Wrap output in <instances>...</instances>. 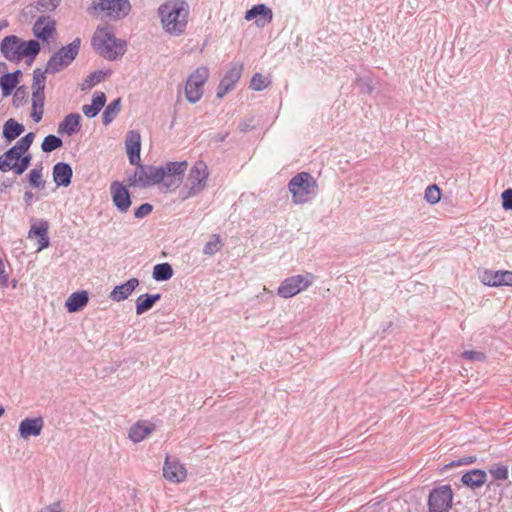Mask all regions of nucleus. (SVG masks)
I'll return each instance as SVG.
<instances>
[{"mask_svg": "<svg viewBox=\"0 0 512 512\" xmlns=\"http://www.w3.org/2000/svg\"><path fill=\"white\" fill-rule=\"evenodd\" d=\"M158 13L164 30L174 36L184 33L189 15V6L184 0H170L162 4Z\"/></svg>", "mask_w": 512, "mask_h": 512, "instance_id": "nucleus-1", "label": "nucleus"}, {"mask_svg": "<svg viewBox=\"0 0 512 512\" xmlns=\"http://www.w3.org/2000/svg\"><path fill=\"white\" fill-rule=\"evenodd\" d=\"M91 44L94 50L109 61H114L123 56L126 52V42L117 39L108 28H97Z\"/></svg>", "mask_w": 512, "mask_h": 512, "instance_id": "nucleus-2", "label": "nucleus"}, {"mask_svg": "<svg viewBox=\"0 0 512 512\" xmlns=\"http://www.w3.org/2000/svg\"><path fill=\"white\" fill-rule=\"evenodd\" d=\"M288 189L292 194L293 202L303 204L315 196L317 182L310 173L300 172L290 179Z\"/></svg>", "mask_w": 512, "mask_h": 512, "instance_id": "nucleus-3", "label": "nucleus"}, {"mask_svg": "<svg viewBox=\"0 0 512 512\" xmlns=\"http://www.w3.org/2000/svg\"><path fill=\"white\" fill-rule=\"evenodd\" d=\"M81 39L75 38L71 43L53 53L46 64V72L56 74L67 68L79 54Z\"/></svg>", "mask_w": 512, "mask_h": 512, "instance_id": "nucleus-4", "label": "nucleus"}, {"mask_svg": "<svg viewBox=\"0 0 512 512\" xmlns=\"http://www.w3.org/2000/svg\"><path fill=\"white\" fill-rule=\"evenodd\" d=\"M32 154H25L15 147H10L0 155V171H12L15 175H22L31 165Z\"/></svg>", "mask_w": 512, "mask_h": 512, "instance_id": "nucleus-5", "label": "nucleus"}, {"mask_svg": "<svg viewBox=\"0 0 512 512\" xmlns=\"http://www.w3.org/2000/svg\"><path fill=\"white\" fill-rule=\"evenodd\" d=\"M208 77L209 70L204 66L198 67L189 75L185 84V96L190 103L194 104L201 99Z\"/></svg>", "mask_w": 512, "mask_h": 512, "instance_id": "nucleus-6", "label": "nucleus"}, {"mask_svg": "<svg viewBox=\"0 0 512 512\" xmlns=\"http://www.w3.org/2000/svg\"><path fill=\"white\" fill-rule=\"evenodd\" d=\"M314 275H293L284 279L277 289V294L282 298H291L312 285Z\"/></svg>", "mask_w": 512, "mask_h": 512, "instance_id": "nucleus-7", "label": "nucleus"}, {"mask_svg": "<svg viewBox=\"0 0 512 512\" xmlns=\"http://www.w3.org/2000/svg\"><path fill=\"white\" fill-rule=\"evenodd\" d=\"M134 173V184L140 188H147L164 181L163 166L144 165L140 162Z\"/></svg>", "mask_w": 512, "mask_h": 512, "instance_id": "nucleus-8", "label": "nucleus"}, {"mask_svg": "<svg viewBox=\"0 0 512 512\" xmlns=\"http://www.w3.org/2000/svg\"><path fill=\"white\" fill-rule=\"evenodd\" d=\"M452 500L453 491L450 485L435 487L428 497V510L429 512H449Z\"/></svg>", "mask_w": 512, "mask_h": 512, "instance_id": "nucleus-9", "label": "nucleus"}, {"mask_svg": "<svg viewBox=\"0 0 512 512\" xmlns=\"http://www.w3.org/2000/svg\"><path fill=\"white\" fill-rule=\"evenodd\" d=\"M88 10H100L110 19L119 20L129 14L131 5L129 0H99L97 4H93Z\"/></svg>", "mask_w": 512, "mask_h": 512, "instance_id": "nucleus-10", "label": "nucleus"}, {"mask_svg": "<svg viewBox=\"0 0 512 512\" xmlns=\"http://www.w3.org/2000/svg\"><path fill=\"white\" fill-rule=\"evenodd\" d=\"M208 177L209 170L207 164L202 160H198L190 169L186 184L200 194L207 186Z\"/></svg>", "mask_w": 512, "mask_h": 512, "instance_id": "nucleus-11", "label": "nucleus"}, {"mask_svg": "<svg viewBox=\"0 0 512 512\" xmlns=\"http://www.w3.org/2000/svg\"><path fill=\"white\" fill-rule=\"evenodd\" d=\"M243 71V64L239 62H233L230 65L229 70L225 73L221 79L217 91L216 97L221 99L228 92L234 89L236 83L240 80Z\"/></svg>", "mask_w": 512, "mask_h": 512, "instance_id": "nucleus-12", "label": "nucleus"}, {"mask_svg": "<svg viewBox=\"0 0 512 512\" xmlns=\"http://www.w3.org/2000/svg\"><path fill=\"white\" fill-rule=\"evenodd\" d=\"M110 193L116 209L120 213H126L132 204L128 189L121 182L114 181L110 185Z\"/></svg>", "mask_w": 512, "mask_h": 512, "instance_id": "nucleus-13", "label": "nucleus"}, {"mask_svg": "<svg viewBox=\"0 0 512 512\" xmlns=\"http://www.w3.org/2000/svg\"><path fill=\"white\" fill-rule=\"evenodd\" d=\"M186 169L187 161L167 162L166 165L163 166L164 181L166 180L165 185L168 188L178 187Z\"/></svg>", "mask_w": 512, "mask_h": 512, "instance_id": "nucleus-14", "label": "nucleus"}, {"mask_svg": "<svg viewBox=\"0 0 512 512\" xmlns=\"http://www.w3.org/2000/svg\"><path fill=\"white\" fill-rule=\"evenodd\" d=\"M163 476L169 482L180 483L185 480L187 476V470L177 458L166 456L163 465Z\"/></svg>", "mask_w": 512, "mask_h": 512, "instance_id": "nucleus-15", "label": "nucleus"}, {"mask_svg": "<svg viewBox=\"0 0 512 512\" xmlns=\"http://www.w3.org/2000/svg\"><path fill=\"white\" fill-rule=\"evenodd\" d=\"M21 39L16 35H8L0 43V51L5 59L10 62L21 61Z\"/></svg>", "mask_w": 512, "mask_h": 512, "instance_id": "nucleus-16", "label": "nucleus"}, {"mask_svg": "<svg viewBox=\"0 0 512 512\" xmlns=\"http://www.w3.org/2000/svg\"><path fill=\"white\" fill-rule=\"evenodd\" d=\"M481 282L490 287L499 286H512V271L498 270L491 271L485 270L480 276Z\"/></svg>", "mask_w": 512, "mask_h": 512, "instance_id": "nucleus-17", "label": "nucleus"}, {"mask_svg": "<svg viewBox=\"0 0 512 512\" xmlns=\"http://www.w3.org/2000/svg\"><path fill=\"white\" fill-rule=\"evenodd\" d=\"M125 147L128 159L131 165H136L141 161V136L136 130H130L126 134Z\"/></svg>", "mask_w": 512, "mask_h": 512, "instance_id": "nucleus-18", "label": "nucleus"}, {"mask_svg": "<svg viewBox=\"0 0 512 512\" xmlns=\"http://www.w3.org/2000/svg\"><path fill=\"white\" fill-rule=\"evenodd\" d=\"M44 428V419L39 417L25 418L18 427L19 436L23 439L30 437H37L41 434Z\"/></svg>", "mask_w": 512, "mask_h": 512, "instance_id": "nucleus-19", "label": "nucleus"}, {"mask_svg": "<svg viewBox=\"0 0 512 512\" xmlns=\"http://www.w3.org/2000/svg\"><path fill=\"white\" fill-rule=\"evenodd\" d=\"M48 230H49V223L48 221L41 219L37 223L34 222L30 230L28 232V237L38 238V251H41L50 245V240L48 236Z\"/></svg>", "mask_w": 512, "mask_h": 512, "instance_id": "nucleus-20", "label": "nucleus"}, {"mask_svg": "<svg viewBox=\"0 0 512 512\" xmlns=\"http://www.w3.org/2000/svg\"><path fill=\"white\" fill-rule=\"evenodd\" d=\"M244 18L247 21L255 19L258 26H264L272 21L273 12L265 4H257L246 11Z\"/></svg>", "mask_w": 512, "mask_h": 512, "instance_id": "nucleus-21", "label": "nucleus"}, {"mask_svg": "<svg viewBox=\"0 0 512 512\" xmlns=\"http://www.w3.org/2000/svg\"><path fill=\"white\" fill-rule=\"evenodd\" d=\"M32 31L39 40L48 41L55 31V21L49 16H41L34 23Z\"/></svg>", "mask_w": 512, "mask_h": 512, "instance_id": "nucleus-22", "label": "nucleus"}, {"mask_svg": "<svg viewBox=\"0 0 512 512\" xmlns=\"http://www.w3.org/2000/svg\"><path fill=\"white\" fill-rule=\"evenodd\" d=\"M53 181L56 186L68 187L71 184L73 177V170L69 163L58 162L52 169Z\"/></svg>", "mask_w": 512, "mask_h": 512, "instance_id": "nucleus-23", "label": "nucleus"}, {"mask_svg": "<svg viewBox=\"0 0 512 512\" xmlns=\"http://www.w3.org/2000/svg\"><path fill=\"white\" fill-rule=\"evenodd\" d=\"M139 286L137 278H131L127 282L117 285L109 295V298L115 302L126 300L133 291Z\"/></svg>", "mask_w": 512, "mask_h": 512, "instance_id": "nucleus-24", "label": "nucleus"}, {"mask_svg": "<svg viewBox=\"0 0 512 512\" xmlns=\"http://www.w3.org/2000/svg\"><path fill=\"white\" fill-rule=\"evenodd\" d=\"M487 480V473L482 469H471L464 473L461 477V482L468 488H480Z\"/></svg>", "mask_w": 512, "mask_h": 512, "instance_id": "nucleus-25", "label": "nucleus"}, {"mask_svg": "<svg viewBox=\"0 0 512 512\" xmlns=\"http://www.w3.org/2000/svg\"><path fill=\"white\" fill-rule=\"evenodd\" d=\"M81 116L78 113H70L60 122L58 126V133L67 134L69 136L77 133L80 130Z\"/></svg>", "mask_w": 512, "mask_h": 512, "instance_id": "nucleus-26", "label": "nucleus"}, {"mask_svg": "<svg viewBox=\"0 0 512 512\" xmlns=\"http://www.w3.org/2000/svg\"><path fill=\"white\" fill-rule=\"evenodd\" d=\"M89 301V294L85 290L73 292L66 300L65 306L71 313L78 312L84 308Z\"/></svg>", "mask_w": 512, "mask_h": 512, "instance_id": "nucleus-27", "label": "nucleus"}, {"mask_svg": "<svg viewBox=\"0 0 512 512\" xmlns=\"http://www.w3.org/2000/svg\"><path fill=\"white\" fill-rule=\"evenodd\" d=\"M21 74V70H16L14 72L5 73L0 78V88L3 97L9 96L12 93V91L17 87L19 83V77Z\"/></svg>", "mask_w": 512, "mask_h": 512, "instance_id": "nucleus-28", "label": "nucleus"}, {"mask_svg": "<svg viewBox=\"0 0 512 512\" xmlns=\"http://www.w3.org/2000/svg\"><path fill=\"white\" fill-rule=\"evenodd\" d=\"M106 103V95L104 92H96L92 98V104L84 105L82 111L88 118L96 117Z\"/></svg>", "mask_w": 512, "mask_h": 512, "instance_id": "nucleus-29", "label": "nucleus"}, {"mask_svg": "<svg viewBox=\"0 0 512 512\" xmlns=\"http://www.w3.org/2000/svg\"><path fill=\"white\" fill-rule=\"evenodd\" d=\"M24 130L25 128L22 124L13 118H10L3 125L2 136L7 142L10 143L18 138L24 132Z\"/></svg>", "mask_w": 512, "mask_h": 512, "instance_id": "nucleus-30", "label": "nucleus"}, {"mask_svg": "<svg viewBox=\"0 0 512 512\" xmlns=\"http://www.w3.org/2000/svg\"><path fill=\"white\" fill-rule=\"evenodd\" d=\"M161 299V294H142L136 299V314L142 315L149 311L157 301Z\"/></svg>", "mask_w": 512, "mask_h": 512, "instance_id": "nucleus-31", "label": "nucleus"}, {"mask_svg": "<svg viewBox=\"0 0 512 512\" xmlns=\"http://www.w3.org/2000/svg\"><path fill=\"white\" fill-rule=\"evenodd\" d=\"M154 430V426L151 424H145L144 422L138 421L129 430V439L134 443L141 442L147 435Z\"/></svg>", "mask_w": 512, "mask_h": 512, "instance_id": "nucleus-32", "label": "nucleus"}, {"mask_svg": "<svg viewBox=\"0 0 512 512\" xmlns=\"http://www.w3.org/2000/svg\"><path fill=\"white\" fill-rule=\"evenodd\" d=\"M21 59L27 57L29 62H32L41 50V46L36 40L22 41L21 40Z\"/></svg>", "mask_w": 512, "mask_h": 512, "instance_id": "nucleus-33", "label": "nucleus"}, {"mask_svg": "<svg viewBox=\"0 0 512 512\" xmlns=\"http://www.w3.org/2000/svg\"><path fill=\"white\" fill-rule=\"evenodd\" d=\"M27 179L32 188L42 190L46 186V181L43 179V167L41 165L30 170Z\"/></svg>", "mask_w": 512, "mask_h": 512, "instance_id": "nucleus-34", "label": "nucleus"}, {"mask_svg": "<svg viewBox=\"0 0 512 512\" xmlns=\"http://www.w3.org/2000/svg\"><path fill=\"white\" fill-rule=\"evenodd\" d=\"M152 276L158 282L167 281L173 276L172 266L167 262L156 264L153 267Z\"/></svg>", "mask_w": 512, "mask_h": 512, "instance_id": "nucleus-35", "label": "nucleus"}, {"mask_svg": "<svg viewBox=\"0 0 512 512\" xmlns=\"http://www.w3.org/2000/svg\"><path fill=\"white\" fill-rule=\"evenodd\" d=\"M121 108V99L117 98L110 102L102 114V122L104 125H109L117 116Z\"/></svg>", "mask_w": 512, "mask_h": 512, "instance_id": "nucleus-36", "label": "nucleus"}, {"mask_svg": "<svg viewBox=\"0 0 512 512\" xmlns=\"http://www.w3.org/2000/svg\"><path fill=\"white\" fill-rule=\"evenodd\" d=\"M111 75V71H103V70H95L91 72L86 79L84 80V83L82 84V90H85L87 88L94 87L95 85L102 82L106 76Z\"/></svg>", "mask_w": 512, "mask_h": 512, "instance_id": "nucleus-37", "label": "nucleus"}, {"mask_svg": "<svg viewBox=\"0 0 512 512\" xmlns=\"http://www.w3.org/2000/svg\"><path fill=\"white\" fill-rule=\"evenodd\" d=\"M62 145L63 141L60 137L53 134H49L42 141L41 149L43 152L49 153L56 149H59L60 147H62Z\"/></svg>", "mask_w": 512, "mask_h": 512, "instance_id": "nucleus-38", "label": "nucleus"}, {"mask_svg": "<svg viewBox=\"0 0 512 512\" xmlns=\"http://www.w3.org/2000/svg\"><path fill=\"white\" fill-rule=\"evenodd\" d=\"M46 70L42 71L40 68H36L33 71V83L32 90L33 92H44L45 83H46Z\"/></svg>", "mask_w": 512, "mask_h": 512, "instance_id": "nucleus-39", "label": "nucleus"}, {"mask_svg": "<svg viewBox=\"0 0 512 512\" xmlns=\"http://www.w3.org/2000/svg\"><path fill=\"white\" fill-rule=\"evenodd\" d=\"M488 471L494 480H506L509 476V468L505 464H495Z\"/></svg>", "mask_w": 512, "mask_h": 512, "instance_id": "nucleus-40", "label": "nucleus"}, {"mask_svg": "<svg viewBox=\"0 0 512 512\" xmlns=\"http://www.w3.org/2000/svg\"><path fill=\"white\" fill-rule=\"evenodd\" d=\"M424 199L429 204H432V205L438 203L440 201V199H441V190H440V188L436 184L429 185L425 189Z\"/></svg>", "mask_w": 512, "mask_h": 512, "instance_id": "nucleus-41", "label": "nucleus"}, {"mask_svg": "<svg viewBox=\"0 0 512 512\" xmlns=\"http://www.w3.org/2000/svg\"><path fill=\"white\" fill-rule=\"evenodd\" d=\"M270 82L261 73H256L250 81V88L254 91L264 90Z\"/></svg>", "mask_w": 512, "mask_h": 512, "instance_id": "nucleus-42", "label": "nucleus"}, {"mask_svg": "<svg viewBox=\"0 0 512 512\" xmlns=\"http://www.w3.org/2000/svg\"><path fill=\"white\" fill-rule=\"evenodd\" d=\"M355 85L360 89V92L363 94H371L374 90L372 80L370 77H358L355 80Z\"/></svg>", "mask_w": 512, "mask_h": 512, "instance_id": "nucleus-43", "label": "nucleus"}, {"mask_svg": "<svg viewBox=\"0 0 512 512\" xmlns=\"http://www.w3.org/2000/svg\"><path fill=\"white\" fill-rule=\"evenodd\" d=\"M221 248V243H220V238L218 235H213L212 239L210 241H208L204 248H203V253L205 255H214L215 253H217Z\"/></svg>", "mask_w": 512, "mask_h": 512, "instance_id": "nucleus-44", "label": "nucleus"}, {"mask_svg": "<svg viewBox=\"0 0 512 512\" xmlns=\"http://www.w3.org/2000/svg\"><path fill=\"white\" fill-rule=\"evenodd\" d=\"M26 101V90L24 86H20L16 89L13 95V105L20 107Z\"/></svg>", "mask_w": 512, "mask_h": 512, "instance_id": "nucleus-45", "label": "nucleus"}, {"mask_svg": "<svg viewBox=\"0 0 512 512\" xmlns=\"http://www.w3.org/2000/svg\"><path fill=\"white\" fill-rule=\"evenodd\" d=\"M153 210V206L149 203H143L134 211V217L137 219H142L149 215Z\"/></svg>", "mask_w": 512, "mask_h": 512, "instance_id": "nucleus-46", "label": "nucleus"}, {"mask_svg": "<svg viewBox=\"0 0 512 512\" xmlns=\"http://www.w3.org/2000/svg\"><path fill=\"white\" fill-rule=\"evenodd\" d=\"M61 0H38V8L43 11H53L60 5Z\"/></svg>", "mask_w": 512, "mask_h": 512, "instance_id": "nucleus-47", "label": "nucleus"}, {"mask_svg": "<svg viewBox=\"0 0 512 512\" xmlns=\"http://www.w3.org/2000/svg\"><path fill=\"white\" fill-rule=\"evenodd\" d=\"M462 357L470 361H484L486 359V355L484 353L474 350L464 351L462 353Z\"/></svg>", "mask_w": 512, "mask_h": 512, "instance_id": "nucleus-48", "label": "nucleus"}, {"mask_svg": "<svg viewBox=\"0 0 512 512\" xmlns=\"http://www.w3.org/2000/svg\"><path fill=\"white\" fill-rule=\"evenodd\" d=\"M501 198H502L503 209L506 211H509V210L512 211V189L509 188V189L504 190L502 192Z\"/></svg>", "mask_w": 512, "mask_h": 512, "instance_id": "nucleus-49", "label": "nucleus"}, {"mask_svg": "<svg viewBox=\"0 0 512 512\" xmlns=\"http://www.w3.org/2000/svg\"><path fill=\"white\" fill-rule=\"evenodd\" d=\"M199 193H197L195 190L191 189L189 185L186 183L181 187L179 190V198L182 201H185L189 198L197 196Z\"/></svg>", "mask_w": 512, "mask_h": 512, "instance_id": "nucleus-50", "label": "nucleus"}, {"mask_svg": "<svg viewBox=\"0 0 512 512\" xmlns=\"http://www.w3.org/2000/svg\"><path fill=\"white\" fill-rule=\"evenodd\" d=\"M239 130L243 133H247L249 131H252L256 128V125H255V121H254V117H250V118H247V119H244L242 120L240 123H239V126H238Z\"/></svg>", "mask_w": 512, "mask_h": 512, "instance_id": "nucleus-51", "label": "nucleus"}, {"mask_svg": "<svg viewBox=\"0 0 512 512\" xmlns=\"http://www.w3.org/2000/svg\"><path fill=\"white\" fill-rule=\"evenodd\" d=\"M45 94L44 92H32V108H44Z\"/></svg>", "mask_w": 512, "mask_h": 512, "instance_id": "nucleus-52", "label": "nucleus"}, {"mask_svg": "<svg viewBox=\"0 0 512 512\" xmlns=\"http://www.w3.org/2000/svg\"><path fill=\"white\" fill-rule=\"evenodd\" d=\"M9 284V277L5 271V264L3 260L0 258V286L7 287Z\"/></svg>", "mask_w": 512, "mask_h": 512, "instance_id": "nucleus-53", "label": "nucleus"}, {"mask_svg": "<svg viewBox=\"0 0 512 512\" xmlns=\"http://www.w3.org/2000/svg\"><path fill=\"white\" fill-rule=\"evenodd\" d=\"M475 460H476L475 456H468V457H464L462 459H459L457 461H452L451 463L446 465V467H453V466L472 464V463L475 462Z\"/></svg>", "mask_w": 512, "mask_h": 512, "instance_id": "nucleus-54", "label": "nucleus"}, {"mask_svg": "<svg viewBox=\"0 0 512 512\" xmlns=\"http://www.w3.org/2000/svg\"><path fill=\"white\" fill-rule=\"evenodd\" d=\"M38 512H63L61 503L59 501L53 502L45 507H43Z\"/></svg>", "mask_w": 512, "mask_h": 512, "instance_id": "nucleus-55", "label": "nucleus"}, {"mask_svg": "<svg viewBox=\"0 0 512 512\" xmlns=\"http://www.w3.org/2000/svg\"><path fill=\"white\" fill-rule=\"evenodd\" d=\"M13 147H15L18 151H21L25 154H31L29 152V149L31 146H27V142L24 141V139L20 138L16 143L15 145H13Z\"/></svg>", "mask_w": 512, "mask_h": 512, "instance_id": "nucleus-56", "label": "nucleus"}, {"mask_svg": "<svg viewBox=\"0 0 512 512\" xmlns=\"http://www.w3.org/2000/svg\"><path fill=\"white\" fill-rule=\"evenodd\" d=\"M37 200H39V197H35L32 191H26L23 195V201L27 207L31 206L33 202Z\"/></svg>", "mask_w": 512, "mask_h": 512, "instance_id": "nucleus-57", "label": "nucleus"}, {"mask_svg": "<svg viewBox=\"0 0 512 512\" xmlns=\"http://www.w3.org/2000/svg\"><path fill=\"white\" fill-rule=\"evenodd\" d=\"M43 113H44V108H42V109L33 108L32 113H31L32 120L35 123H39L42 120Z\"/></svg>", "mask_w": 512, "mask_h": 512, "instance_id": "nucleus-58", "label": "nucleus"}, {"mask_svg": "<svg viewBox=\"0 0 512 512\" xmlns=\"http://www.w3.org/2000/svg\"><path fill=\"white\" fill-rule=\"evenodd\" d=\"M13 185V181L9 180V179H6L4 180L3 182H1L0 184V196L4 193H6V191L11 188Z\"/></svg>", "mask_w": 512, "mask_h": 512, "instance_id": "nucleus-59", "label": "nucleus"}, {"mask_svg": "<svg viewBox=\"0 0 512 512\" xmlns=\"http://www.w3.org/2000/svg\"><path fill=\"white\" fill-rule=\"evenodd\" d=\"M22 139H24V141L27 142V146H31L33 144L34 139H35V133L29 132L26 135H24L22 137Z\"/></svg>", "mask_w": 512, "mask_h": 512, "instance_id": "nucleus-60", "label": "nucleus"}, {"mask_svg": "<svg viewBox=\"0 0 512 512\" xmlns=\"http://www.w3.org/2000/svg\"><path fill=\"white\" fill-rule=\"evenodd\" d=\"M22 139H24V141L27 142V146H31L33 144L34 139H35V133L29 132L26 135H24L22 137Z\"/></svg>", "mask_w": 512, "mask_h": 512, "instance_id": "nucleus-61", "label": "nucleus"}, {"mask_svg": "<svg viewBox=\"0 0 512 512\" xmlns=\"http://www.w3.org/2000/svg\"><path fill=\"white\" fill-rule=\"evenodd\" d=\"M229 133L226 132V133H219L215 136V141L218 142V143H222L226 140V138L228 137Z\"/></svg>", "mask_w": 512, "mask_h": 512, "instance_id": "nucleus-62", "label": "nucleus"}, {"mask_svg": "<svg viewBox=\"0 0 512 512\" xmlns=\"http://www.w3.org/2000/svg\"><path fill=\"white\" fill-rule=\"evenodd\" d=\"M17 284H18V281H17L16 279H13V280L11 281V286H12V288H16V287H17Z\"/></svg>", "mask_w": 512, "mask_h": 512, "instance_id": "nucleus-63", "label": "nucleus"}, {"mask_svg": "<svg viewBox=\"0 0 512 512\" xmlns=\"http://www.w3.org/2000/svg\"><path fill=\"white\" fill-rule=\"evenodd\" d=\"M5 409L2 405H0V417L4 414Z\"/></svg>", "mask_w": 512, "mask_h": 512, "instance_id": "nucleus-64", "label": "nucleus"}]
</instances>
